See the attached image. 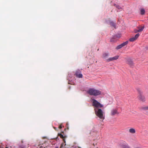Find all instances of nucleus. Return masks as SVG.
<instances>
[{"instance_id": "nucleus-1", "label": "nucleus", "mask_w": 148, "mask_h": 148, "mask_svg": "<svg viewBox=\"0 0 148 148\" xmlns=\"http://www.w3.org/2000/svg\"><path fill=\"white\" fill-rule=\"evenodd\" d=\"M88 93L91 95L97 96L100 95L101 92L94 88H90L87 91Z\"/></svg>"}, {"instance_id": "nucleus-2", "label": "nucleus", "mask_w": 148, "mask_h": 148, "mask_svg": "<svg viewBox=\"0 0 148 148\" xmlns=\"http://www.w3.org/2000/svg\"><path fill=\"white\" fill-rule=\"evenodd\" d=\"M95 111L96 114L100 119L103 120L105 119L104 113L101 109H97L96 108H95Z\"/></svg>"}, {"instance_id": "nucleus-3", "label": "nucleus", "mask_w": 148, "mask_h": 148, "mask_svg": "<svg viewBox=\"0 0 148 148\" xmlns=\"http://www.w3.org/2000/svg\"><path fill=\"white\" fill-rule=\"evenodd\" d=\"M92 105L94 107V108L98 109L99 108H101L103 106V105L101 104L99 102L94 99H92Z\"/></svg>"}, {"instance_id": "nucleus-4", "label": "nucleus", "mask_w": 148, "mask_h": 148, "mask_svg": "<svg viewBox=\"0 0 148 148\" xmlns=\"http://www.w3.org/2000/svg\"><path fill=\"white\" fill-rule=\"evenodd\" d=\"M138 95L137 97L138 99L141 101H145V98L143 95V92L141 91H138Z\"/></svg>"}, {"instance_id": "nucleus-5", "label": "nucleus", "mask_w": 148, "mask_h": 148, "mask_svg": "<svg viewBox=\"0 0 148 148\" xmlns=\"http://www.w3.org/2000/svg\"><path fill=\"white\" fill-rule=\"evenodd\" d=\"M119 113L116 109H113L110 112V115L113 116L116 114H118Z\"/></svg>"}, {"instance_id": "nucleus-6", "label": "nucleus", "mask_w": 148, "mask_h": 148, "mask_svg": "<svg viewBox=\"0 0 148 148\" xmlns=\"http://www.w3.org/2000/svg\"><path fill=\"white\" fill-rule=\"evenodd\" d=\"M119 58V56L117 55L113 57L110 58L108 59H106L107 62H110L114 60H117Z\"/></svg>"}, {"instance_id": "nucleus-7", "label": "nucleus", "mask_w": 148, "mask_h": 148, "mask_svg": "<svg viewBox=\"0 0 148 148\" xmlns=\"http://www.w3.org/2000/svg\"><path fill=\"white\" fill-rule=\"evenodd\" d=\"M140 34L139 33L136 34L134 37L131 38L129 40L131 42H133L139 36Z\"/></svg>"}, {"instance_id": "nucleus-8", "label": "nucleus", "mask_w": 148, "mask_h": 148, "mask_svg": "<svg viewBox=\"0 0 148 148\" xmlns=\"http://www.w3.org/2000/svg\"><path fill=\"white\" fill-rule=\"evenodd\" d=\"M109 55V53H104L102 55V57L103 58L106 60Z\"/></svg>"}, {"instance_id": "nucleus-9", "label": "nucleus", "mask_w": 148, "mask_h": 148, "mask_svg": "<svg viewBox=\"0 0 148 148\" xmlns=\"http://www.w3.org/2000/svg\"><path fill=\"white\" fill-rule=\"evenodd\" d=\"M127 63L131 66L133 65V62L130 59H129L127 60Z\"/></svg>"}, {"instance_id": "nucleus-10", "label": "nucleus", "mask_w": 148, "mask_h": 148, "mask_svg": "<svg viewBox=\"0 0 148 148\" xmlns=\"http://www.w3.org/2000/svg\"><path fill=\"white\" fill-rule=\"evenodd\" d=\"M80 72L76 71L75 73L76 76L79 78H82V75L81 73H79Z\"/></svg>"}, {"instance_id": "nucleus-11", "label": "nucleus", "mask_w": 148, "mask_h": 148, "mask_svg": "<svg viewBox=\"0 0 148 148\" xmlns=\"http://www.w3.org/2000/svg\"><path fill=\"white\" fill-rule=\"evenodd\" d=\"M121 147L122 148H130V147L127 144H123L121 146Z\"/></svg>"}, {"instance_id": "nucleus-12", "label": "nucleus", "mask_w": 148, "mask_h": 148, "mask_svg": "<svg viewBox=\"0 0 148 148\" xmlns=\"http://www.w3.org/2000/svg\"><path fill=\"white\" fill-rule=\"evenodd\" d=\"M129 132L130 133L134 134L135 133L136 131L135 129L134 128H131L129 129Z\"/></svg>"}, {"instance_id": "nucleus-13", "label": "nucleus", "mask_w": 148, "mask_h": 148, "mask_svg": "<svg viewBox=\"0 0 148 148\" xmlns=\"http://www.w3.org/2000/svg\"><path fill=\"white\" fill-rule=\"evenodd\" d=\"M144 26L142 27L141 28H140L138 27V31L139 32H142L143 30V29L144 28Z\"/></svg>"}, {"instance_id": "nucleus-14", "label": "nucleus", "mask_w": 148, "mask_h": 148, "mask_svg": "<svg viewBox=\"0 0 148 148\" xmlns=\"http://www.w3.org/2000/svg\"><path fill=\"white\" fill-rule=\"evenodd\" d=\"M110 24L111 25L113 26L115 28L116 27V23L113 22L110 23Z\"/></svg>"}, {"instance_id": "nucleus-15", "label": "nucleus", "mask_w": 148, "mask_h": 148, "mask_svg": "<svg viewBox=\"0 0 148 148\" xmlns=\"http://www.w3.org/2000/svg\"><path fill=\"white\" fill-rule=\"evenodd\" d=\"M128 43V42L127 41H126L125 42H124L122 44H121V45L122 46V47H123L125 45H127Z\"/></svg>"}, {"instance_id": "nucleus-16", "label": "nucleus", "mask_w": 148, "mask_h": 148, "mask_svg": "<svg viewBox=\"0 0 148 148\" xmlns=\"http://www.w3.org/2000/svg\"><path fill=\"white\" fill-rule=\"evenodd\" d=\"M58 136H59L61 138L63 139L64 140V137L63 136L62 134L61 133L58 134Z\"/></svg>"}, {"instance_id": "nucleus-17", "label": "nucleus", "mask_w": 148, "mask_h": 148, "mask_svg": "<svg viewBox=\"0 0 148 148\" xmlns=\"http://www.w3.org/2000/svg\"><path fill=\"white\" fill-rule=\"evenodd\" d=\"M145 10L144 9H142L140 10V13L142 15H143L145 14Z\"/></svg>"}, {"instance_id": "nucleus-18", "label": "nucleus", "mask_w": 148, "mask_h": 148, "mask_svg": "<svg viewBox=\"0 0 148 148\" xmlns=\"http://www.w3.org/2000/svg\"><path fill=\"white\" fill-rule=\"evenodd\" d=\"M122 47V46L121 45V44L120 45H118L116 48V49H120Z\"/></svg>"}, {"instance_id": "nucleus-19", "label": "nucleus", "mask_w": 148, "mask_h": 148, "mask_svg": "<svg viewBox=\"0 0 148 148\" xmlns=\"http://www.w3.org/2000/svg\"><path fill=\"white\" fill-rule=\"evenodd\" d=\"M116 39L114 38H112L110 39V41L112 42H115L116 41Z\"/></svg>"}, {"instance_id": "nucleus-20", "label": "nucleus", "mask_w": 148, "mask_h": 148, "mask_svg": "<svg viewBox=\"0 0 148 148\" xmlns=\"http://www.w3.org/2000/svg\"><path fill=\"white\" fill-rule=\"evenodd\" d=\"M144 110L145 112H147L146 114H147V112L148 111V106L145 107L144 108Z\"/></svg>"}, {"instance_id": "nucleus-21", "label": "nucleus", "mask_w": 148, "mask_h": 148, "mask_svg": "<svg viewBox=\"0 0 148 148\" xmlns=\"http://www.w3.org/2000/svg\"><path fill=\"white\" fill-rule=\"evenodd\" d=\"M114 5L119 9H121V7H120L119 6L115 4Z\"/></svg>"}, {"instance_id": "nucleus-22", "label": "nucleus", "mask_w": 148, "mask_h": 148, "mask_svg": "<svg viewBox=\"0 0 148 148\" xmlns=\"http://www.w3.org/2000/svg\"><path fill=\"white\" fill-rule=\"evenodd\" d=\"M64 145V143L60 145V148H63Z\"/></svg>"}, {"instance_id": "nucleus-23", "label": "nucleus", "mask_w": 148, "mask_h": 148, "mask_svg": "<svg viewBox=\"0 0 148 148\" xmlns=\"http://www.w3.org/2000/svg\"><path fill=\"white\" fill-rule=\"evenodd\" d=\"M134 32L135 33H137L138 32H139L138 31V30H137L136 29H135L134 30Z\"/></svg>"}, {"instance_id": "nucleus-24", "label": "nucleus", "mask_w": 148, "mask_h": 148, "mask_svg": "<svg viewBox=\"0 0 148 148\" xmlns=\"http://www.w3.org/2000/svg\"><path fill=\"white\" fill-rule=\"evenodd\" d=\"M62 128V124H60L59 126V129H61Z\"/></svg>"}, {"instance_id": "nucleus-25", "label": "nucleus", "mask_w": 148, "mask_h": 148, "mask_svg": "<svg viewBox=\"0 0 148 148\" xmlns=\"http://www.w3.org/2000/svg\"><path fill=\"white\" fill-rule=\"evenodd\" d=\"M27 144V146H25L24 147H23V148H26L27 147H28V145H29V144Z\"/></svg>"}, {"instance_id": "nucleus-26", "label": "nucleus", "mask_w": 148, "mask_h": 148, "mask_svg": "<svg viewBox=\"0 0 148 148\" xmlns=\"http://www.w3.org/2000/svg\"><path fill=\"white\" fill-rule=\"evenodd\" d=\"M55 148H58V147H56Z\"/></svg>"}, {"instance_id": "nucleus-27", "label": "nucleus", "mask_w": 148, "mask_h": 148, "mask_svg": "<svg viewBox=\"0 0 148 148\" xmlns=\"http://www.w3.org/2000/svg\"><path fill=\"white\" fill-rule=\"evenodd\" d=\"M54 128L55 129V130H56V127H54Z\"/></svg>"}, {"instance_id": "nucleus-28", "label": "nucleus", "mask_w": 148, "mask_h": 148, "mask_svg": "<svg viewBox=\"0 0 148 148\" xmlns=\"http://www.w3.org/2000/svg\"><path fill=\"white\" fill-rule=\"evenodd\" d=\"M8 148V147H5V148Z\"/></svg>"}]
</instances>
